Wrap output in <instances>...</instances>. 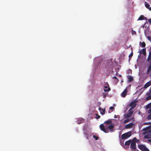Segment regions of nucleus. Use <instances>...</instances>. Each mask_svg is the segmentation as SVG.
I'll return each mask as SVG.
<instances>
[{
	"instance_id": "f257e3e1",
	"label": "nucleus",
	"mask_w": 151,
	"mask_h": 151,
	"mask_svg": "<svg viewBox=\"0 0 151 151\" xmlns=\"http://www.w3.org/2000/svg\"><path fill=\"white\" fill-rule=\"evenodd\" d=\"M114 126L113 124H110L108 125H104V124H101L100 125L101 130L105 133H107L109 132H111L114 131Z\"/></svg>"
},
{
	"instance_id": "f03ea898",
	"label": "nucleus",
	"mask_w": 151,
	"mask_h": 151,
	"mask_svg": "<svg viewBox=\"0 0 151 151\" xmlns=\"http://www.w3.org/2000/svg\"><path fill=\"white\" fill-rule=\"evenodd\" d=\"M143 134L145 135L144 138L145 139L151 138V129L144 132Z\"/></svg>"
},
{
	"instance_id": "7ed1b4c3",
	"label": "nucleus",
	"mask_w": 151,
	"mask_h": 151,
	"mask_svg": "<svg viewBox=\"0 0 151 151\" xmlns=\"http://www.w3.org/2000/svg\"><path fill=\"white\" fill-rule=\"evenodd\" d=\"M132 133L130 132L125 133L122 135L121 138L122 139H126L130 137Z\"/></svg>"
},
{
	"instance_id": "20e7f679",
	"label": "nucleus",
	"mask_w": 151,
	"mask_h": 151,
	"mask_svg": "<svg viewBox=\"0 0 151 151\" xmlns=\"http://www.w3.org/2000/svg\"><path fill=\"white\" fill-rule=\"evenodd\" d=\"M139 148L142 151H150L146 146L143 145H138Z\"/></svg>"
},
{
	"instance_id": "39448f33",
	"label": "nucleus",
	"mask_w": 151,
	"mask_h": 151,
	"mask_svg": "<svg viewBox=\"0 0 151 151\" xmlns=\"http://www.w3.org/2000/svg\"><path fill=\"white\" fill-rule=\"evenodd\" d=\"M147 62L148 63V64L146 73L148 75L151 73V61Z\"/></svg>"
},
{
	"instance_id": "423d86ee",
	"label": "nucleus",
	"mask_w": 151,
	"mask_h": 151,
	"mask_svg": "<svg viewBox=\"0 0 151 151\" xmlns=\"http://www.w3.org/2000/svg\"><path fill=\"white\" fill-rule=\"evenodd\" d=\"M128 113L127 114H124V116L125 118H128L131 117L133 114V111H128Z\"/></svg>"
},
{
	"instance_id": "0eeeda50",
	"label": "nucleus",
	"mask_w": 151,
	"mask_h": 151,
	"mask_svg": "<svg viewBox=\"0 0 151 151\" xmlns=\"http://www.w3.org/2000/svg\"><path fill=\"white\" fill-rule=\"evenodd\" d=\"M105 86L104 87V91L105 92L109 91L111 90L110 88L109 87V84L107 83L105 84Z\"/></svg>"
},
{
	"instance_id": "6e6552de",
	"label": "nucleus",
	"mask_w": 151,
	"mask_h": 151,
	"mask_svg": "<svg viewBox=\"0 0 151 151\" xmlns=\"http://www.w3.org/2000/svg\"><path fill=\"white\" fill-rule=\"evenodd\" d=\"M130 147L134 150H135L136 149V144L134 141H132L131 143Z\"/></svg>"
},
{
	"instance_id": "1a4fd4ad",
	"label": "nucleus",
	"mask_w": 151,
	"mask_h": 151,
	"mask_svg": "<svg viewBox=\"0 0 151 151\" xmlns=\"http://www.w3.org/2000/svg\"><path fill=\"white\" fill-rule=\"evenodd\" d=\"M112 122V119H109L104 122V125H108L111 124Z\"/></svg>"
},
{
	"instance_id": "9d476101",
	"label": "nucleus",
	"mask_w": 151,
	"mask_h": 151,
	"mask_svg": "<svg viewBox=\"0 0 151 151\" xmlns=\"http://www.w3.org/2000/svg\"><path fill=\"white\" fill-rule=\"evenodd\" d=\"M147 62L151 61V47L150 48L149 52V55L147 59Z\"/></svg>"
},
{
	"instance_id": "9b49d317",
	"label": "nucleus",
	"mask_w": 151,
	"mask_h": 151,
	"mask_svg": "<svg viewBox=\"0 0 151 151\" xmlns=\"http://www.w3.org/2000/svg\"><path fill=\"white\" fill-rule=\"evenodd\" d=\"M137 102V101H133L131 103L129 104V106H132L133 107H134L135 108L136 105V103Z\"/></svg>"
},
{
	"instance_id": "f8f14e48",
	"label": "nucleus",
	"mask_w": 151,
	"mask_h": 151,
	"mask_svg": "<svg viewBox=\"0 0 151 151\" xmlns=\"http://www.w3.org/2000/svg\"><path fill=\"white\" fill-rule=\"evenodd\" d=\"M85 121V120L82 119V118H80L78 119V121H77L78 123L79 124L84 123Z\"/></svg>"
},
{
	"instance_id": "ddd939ff",
	"label": "nucleus",
	"mask_w": 151,
	"mask_h": 151,
	"mask_svg": "<svg viewBox=\"0 0 151 151\" xmlns=\"http://www.w3.org/2000/svg\"><path fill=\"white\" fill-rule=\"evenodd\" d=\"M127 90L125 89L122 93V96L123 97H125L127 94Z\"/></svg>"
},
{
	"instance_id": "4468645a",
	"label": "nucleus",
	"mask_w": 151,
	"mask_h": 151,
	"mask_svg": "<svg viewBox=\"0 0 151 151\" xmlns=\"http://www.w3.org/2000/svg\"><path fill=\"white\" fill-rule=\"evenodd\" d=\"M148 113L149 114L147 116V119L148 120L151 119V108H150L149 110L148 111Z\"/></svg>"
},
{
	"instance_id": "2eb2a0df",
	"label": "nucleus",
	"mask_w": 151,
	"mask_h": 151,
	"mask_svg": "<svg viewBox=\"0 0 151 151\" xmlns=\"http://www.w3.org/2000/svg\"><path fill=\"white\" fill-rule=\"evenodd\" d=\"M133 125V124L132 123H130L129 124H127L125 125V128L126 129H128L131 128Z\"/></svg>"
},
{
	"instance_id": "dca6fc26",
	"label": "nucleus",
	"mask_w": 151,
	"mask_h": 151,
	"mask_svg": "<svg viewBox=\"0 0 151 151\" xmlns=\"http://www.w3.org/2000/svg\"><path fill=\"white\" fill-rule=\"evenodd\" d=\"M151 85V82L150 81H149L144 86V87L145 88H146L150 86Z\"/></svg>"
},
{
	"instance_id": "f3484780",
	"label": "nucleus",
	"mask_w": 151,
	"mask_h": 151,
	"mask_svg": "<svg viewBox=\"0 0 151 151\" xmlns=\"http://www.w3.org/2000/svg\"><path fill=\"white\" fill-rule=\"evenodd\" d=\"M99 109L100 110V113L102 114H105V110L103 109H102L99 108Z\"/></svg>"
},
{
	"instance_id": "a211bd4d",
	"label": "nucleus",
	"mask_w": 151,
	"mask_h": 151,
	"mask_svg": "<svg viewBox=\"0 0 151 151\" xmlns=\"http://www.w3.org/2000/svg\"><path fill=\"white\" fill-rule=\"evenodd\" d=\"M147 18L145 17L143 15H141L140 16L138 19V20H142L143 19H145Z\"/></svg>"
},
{
	"instance_id": "6ab92c4d",
	"label": "nucleus",
	"mask_w": 151,
	"mask_h": 151,
	"mask_svg": "<svg viewBox=\"0 0 151 151\" xmlns=\"http://www.w3.org/2000/svg\"><path fill=\"white\" fill-rule=\"evenodd\" d=\"M129 79V82H130L132 81L133 79V77L129 75L127 77Z\"/></svg>"
},
{
	"instance_id": "aec40b11",
	"label": "nucleus",
	"mask_w": 151,
	"mask_h": 151,
	"mask_svg": "<svg viewBox=\"0 0 151 151\" xmlns=\"http://www.w3.org/2000/svg\"><path fill=\"white\" fill-rule=\"evenodd\" d=\"M132 141L131 140H129L125 142V144L126 145H130L132 142Z\"/></svg>"
},
{
	"instance_id": "412c9836",
	"label": "nucleus",
	"mask_w": 151,
	"mask_h": 151,
	"mask_svg": "<svg viewBox=\"0 0 151 151\" xmlns=\"http://www.w3.org/2000/svg\"><path fill=\"white\" fill-rule=\"evenodd\" d=\"M145 6L146 8H147L148 9H149L150 10H151V7L149 8L150 5L147 2H145Z\"/></svg>"
},
{
	"instance_id": "4be33fe9",
	"label": "nucleus",
	"mask_w": 151,
	"mask_h": 151,
	"mask_svg": "<svg viewBox=\"0 0 151 151\" xmlns=\"http://www.w3.org/2000/svg\"><path fill=\"white\" fill-rule=\"evenodd\" d=\"M140 44H141V46L142 47H145L146 46V44L145 42H143L142 43L141 42H140Z\"/></svg>"
},
{
	"instance_id": "5701e85b",
	"label": "nucleus",
	"mask_w": 151,
	"mask_h": 151,
	"mask_svg": "<svg viewBox=\"0 0 151 151\" xmlns=\"http://www.w3.org/2000/svg\"><path fill=\"white\" fill-rule=\"evenodd\" d=\"M150 129V127L148 126V127H146L145 128H144L142 130L144 131H149V130H149Z\"/></svg>"
},
{
	"instance_id": "b1692460",
	"label": "nucleus",
	"mask_w": 151,
	"mask_h": 151,
	"mask_svg": "<svg viewBox=\"0 0 151 151\" xmlns=\"http://www.w3.org/2000/svg\"><path fill=\"white\" fill-rule=\"evenodd\" d=\"M151 108V102L147 104L146 106V109H148Z\"/></svg>"
},
{
	"instance_id": "393cba45",
	"label": "nucleus",
	"mask_w": 151,
	"mask_h": 151,
	"mask_svg": "<svg viewBox=\"0 0 151 151\" xmlns=\"http://www.w3.org/2000/svg\"><path fill=\"white\" fill-rule=\"evenodd\" d=\"M146 48H143L142 49V53L144 55H146Z\"/></svg>"
},
{
	"instance_id": "a878e982",
	"label": "nucleus",
	"mask_w": 151,
	"mask_h": 151,
	"mask_svg": "<svg viewBox=\"0 0 151 151\" xmlns=\"http://www.w3.org/2000/svg\"><path fill=\"white\" fill-rule=\"evenodd\" d=\"M132 141H134L135 143H136V142H138L139 141V140L137 139L136 137H134Z\"/></svg>"
},
{
	"instance_id": "bb28decb",
	"label": "nucleus",
	"mask_w": 151,
	"mask_h": 151,
	"mask_svg": "<svg viewBox=\"0 0 151 151\" xmlns=\"http://www.w3.org/2000/svg\"><path fill=\"white\" fill-rule=\"evenodd\" d=\"M151 99V95L149 96H147L145 99V100L146 101H147L148 100H150Z\"/></svg>"
},
{
	"instance_id": "cd10ccee",
	"label": "nucleus",
	"mask_w": 151,
	"mask_h": 151,
	"mask_svg": "<svg viewBox=\"0 0 151 151\" xmlns=\"http://www.w3.org/2000/svg\"><path fill=\"white\" fill-rule=\"evenodd\" d=\"M133 55V52H132L129 56V59H130Z\"/></svg>"
},
{
	"instance_id": "c85d7f7f",
	"label": "nucleus",
	"mask_w": 151,
	"mask_h": 151,
	"mask_svg": "<svg viewBox=\"0 0 151 151\" xmlns=\"http://www.w3.org/2000/svg\"><path fill=\"white\" fill-rule=\"evenodd\" d=\"M130 120L129 119H127L126 120H124V124H126V123H127Z\"/></svg>"
},
{
	"instance_id": "c756f323",
	"label": "nucleus",
	"mask_w": 151,
	"mask_h": 151,
	"mask_svg": "<svg viewBox=\"0 0 151 151\" xmlns=\"http://www.w3.org/2000/svg\"><path fill=\"white\" fill-rule=\"evenodd\" d=\"M93 137L96 140H97L99 139V137H98L96 136L95 135H93Z\"/></svg>"
},
{
	"instance_id": "7c9ffc66",
	"label": "nucleus",
	"mask_w": 151,
	"mask_h": 151,
	"mask_svg": "<svg viewBox=\"0 0 151 151\" xmlns=\"http://www.w3.org/2000/svg\"><path fill=\"white\" fill-rule=\"evenodd\" d=\"M134 107H133L132 106H131L130 108L128 110V111H132V110L134 108Z\"/></svg>"
},
{
	"instance_id": "2f4dec72",
	"label": "nucleus",
	"mask_w": 151,
	"mask_h": 151,
	"mask_svg": "<svg viewBox=\"0 0 151 151\" xmlns=\"http://www.w3.org/2000/svg\"><path fill=\"white\" fill-rule=\"evenodd\" d=\"M100 117V115H98V114H96V117L95 118L97 119H99Z\"/></svg>"
},
{
	"instance_id": "473e14b6",
	"label": "nucleus",
	"mask_w": 151,
	"mask_h": 151,
	"mask_svg": "<svg viewBox=\"0 0 151 151\" xmlns=\"http://www.w3.org/2000/svg\"><path fill=\"white\" fill-rule=\"evenodd\" d=\"M147 39L150 41H151V38L150 36H148L147 37Z\"/></svg>"
},
{
	"instance_id": "72a5a7b5",
	"label": "nucleus",
	"mask_w": 151,
	"mask_h": 151,
	"mask_svg": "<svg viewBox=\"0 0 151 151\" xmlns=\"http://www.w3.org/2000/svg\"><path fill=\"white\" fill-rule=\"evenodd\" d=\"M110 109L111 110H113V109H114V108L113 106H111L110 107Z\"/></svg>"
},
{
	"instance_id": "f704fd0d",
	"label": "nucleus",
	"mask_w": 151,
	"mask_h": 151,
	"mask_svg": "<svg viewBox=\"0 0 151 151\" xmlns=\"http://www.w3.org/2000/svg\"><path fill=\"white\" fill-rule=\"evenodd\" d=\"M132 33L133 34H136V32L134 31V30H132Z\"/></svg>"
},
{
	"instance_id": "c9c22d12",
	"label": "nucleus",
	"mask_w": 151,
	"mask_h": 151,
	"mask_svg": "<svg viewBox=\"0 0 151 151\" xmlns=\"http://www.w3.org/2000/svg\"><path fill=\"white\" fill-rule=\"evenodd\" d=\"M150 123V122H145L144 123V125H148Z\"/></svg>"
},
{
	"instance_id": "e433bc0d",
	"label": "nucleus",
	"mask_w": 151,
	"mask_h": 151,
	"mask_svg": "<svg viewBox=\"0 0 151 151\" xmlns=\"http://www.w3.org/2000/svg\"><path fill=\"white\" fill-rule=\"evenodd\" d=\"M148 21L150 24H151V19H149Z\"/></svg>"
},
{
	"instance_id": "4c0bfd02",
	"label": "nucleus",
	"mask_w": 151,
	"mask_h": 151,
	"mask_svg": "<svg viewBox=\"0 0 151 151\" xmlns=\"http://www.w3.org/2000/svg\"><path fill=\"white\" fill-rule=\"evenodd\" d=\"M148 141L149 142H150L151 143V139H148Z\"/></svg>"
},
{
	"instance_id": "58836bf2",
	"label": "nucleus",
	"mask_w": 151,
	"mask_h": 151,
	"mask_svg": "<svg viewBox=\"0 0 151 151\" xmlns=\"http://www.w3.org/2000/svg\"><path fill=\"white\" fill-rule=\"evenodd\" d=\"M102 94L103 95L104 97H105V96H106V94H105L104 93H102Z\"/></svg>"
},
{
	"instance_id": "ea45409f",
	"label": "nucleus",
	"mask_w": 151,
	"mask_h": 151,
	"mask_svg": "<svg viewBox=\"0 0 151 151\" xmlns=\"http://www.w3.org/2000/svg\"><path fill=\"white\" fill-rule=\"evenodd\" d=\"M150 92H147V95H149L150 94Z\"/></svg>"
},
{
	"instance_id": "a19ab883",
	"label": "nucleus",
	"mask_w": 151,
	"mask_h": 151,
	"mask_svg": "<svg viewBox=\"0 0 151 151\" xmlns=\"http://www.w3.org/2000/svg\"><path fill=\"white\" fill-rule=\"evenodd\" d=\"M114 79H117V77H115V76H114Z\"/></svg>"
},
{
	"instance_id": "79ce46f5",
	"label": "nucleus",
	"mask_w": 151,
	"mask_h": 151,
	"mask_svg": "<svg viewBox=\"0 0 151 151\" xmlns=\"http://www.w3.org/2000/svg\"><path fill=\"white\" fill-rule=\"evenodd\" d=\"M149 92H150V93L151 94V90H149Z\"/></svg>"
},
{
	"instance_id": "37998d69",
	"label": "nucleus",
	"mask_w": 151,
	"mask_h": 151,
	"mask_svg": "<svg viewBox=\"0 0 151 151\" xmlns=\"http://www.w3.org/2000/svg\"><path fill=\"white\" fill-rule=\"evenodd\" d=\"M129 71L131 72V73L132 70H131L130 69L129 70Z\"/></svg>"
},
{
	"instance_id": "c03bdc74",
	"label": "nucleus",
	"mask_w": 151,
	"mask_h": 151,
	"mask_svg": "<svg viewBox=\"0 0 151 151\" xmlns=\"http://www.w3.org/2000/svg\"><path fill=\"white\" fill-rule=\"evenodd\" d=\"M139 53H140V54H141V53H142V52H141V51H140V52H139Z\"/></svg>"
},
{
	"instance_id": "a18cd8bd",
	"label": "nucleus",
	"mask_w": 151,
	"mask_h": 151,
	"mask_svg": "<svg viewBox=\"0 0 151 151\" xmlns=\"http://www.w3.org/2000/svg\"><path fill=\"white\" fill-rule=\"evenodd\" d=\"M121 82H123V81H122Z\"/></svg>"
},
{
	"instance_id": "49530a36",
	"label": "nucleus",
	"mask_w": 151,
	"mask_h": 151,
	"mask_svg": "<svg viewBox=\"0 0 151 151\" xmlns=\"http://www.w3.org/2000/svg\"><path fill=\"white\" fill-rule=\"evenodd\" d=\"M150 76H151V74H150Z\"/></svg>"
}]
</instances>
